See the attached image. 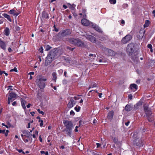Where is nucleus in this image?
Returning a JSON list of instances; mask_svg holds the SVG:
<instances>
[{"instance_id":"obj_1","label":"nucleus","mask_w":155,"mask_h":155,"mask_svg":"<svg viewBox=\"0 0 155 155\" xmlns=\"http://www.w3.org/2000/svg\"><path fill=\"white\" fill-rule=\"evenodd\" d=\"M46 81V78L44 76L41 75H38L37 76L35 83L38 87L39 92L40 93L43 91L45 86V82Z\"/></svg>"},{"instance_id":"obj_2","label":"nucleus","mask_w":155,"mask_h":155,"mask_svg":"<svg viewBox=\"0 0 155 155\" xmlns=\"http://www.w3.org/2000/svg\"><path fill=\"white\" fill-rule=\"evenodd\" d=\"M58 51L57 49H54L50 52L45 61V64L46 66L49 65L54 60L55 57L57 56Z\"/></svg>"},{"instance_id":"obj_3","label":"nucleus","mask_w":155,"mask_h":155,"mask_svg":"<svg viewBox=\"0 0 155 155\" xmlns=\"http://www.w3.org/2000/svg\"><path fill=\"white\" fill-rule=\"evenodd\" d=\"M68 41L70 43L78 47H84L85 46L84 42L79 38H69L68 39Z\"/></svg>"},{"instance_id":"obj_4","label":"nucleus","mask_w":155,"mask_h":155,"mask_svg":"<svg viewBox=\"0 0 155 155\" xmlns=\"http://www.w3.org/2000/svg\"><path fill=\"white\" fill-rule=\"evenodd\" d=\"M63 123L66 127V131L68 132V134L70 136L71 134V130L73 128V123L71 121L68 120H65Z\"/></svg>"},{"instance_id":"obj_5","label":"nucleus","mask_w":155,"mask_h":155,"mask_svg":"<svg viewBox=\"0 0 155 155\" xmlns=\"http://www.w3.org/2000/svg\"><path fill=\"white\" fill-rule=\"evenodd\" d=\"M135 45L132 43L129 44L127 47V51L129 55L132 57L134 54V49Z\"/></svg>"},{"instance_id":"obj_6","label":"nucleus","mask_w":155,"mask_h":155,"mask_svg":"<svg viewBox=\"0 0 155 155\" xmlns=\"http://www.w3.org/2000/svg\"><path fill=\"white\" fill-rule=\"evenodd\" d=\"M84 36L88 40L92 43H94L96 42V38L93 36L86 34L84 35Z\"/></svg>"},{"instance_id":"obj_7","label":"nucleus","mask_w":155,"mask_h":155,"mask_svg":"<svg viewBox=\"0 0 155 155\" xmlns=\"http://www.w3.org/2000/svg\"><path fill=\"white\" fill-rule=\"evenodd\" d=\"M71 34V30L69 29H66L58 33V35H61V36L63 37L67 35H69Z\"/></svg>"},{"instance_id":"obj_8","label":"nucleus","mask_w":155,"mask_h":155,"mask_svg":"<svg viewBox=\"0 0 155 155\" xmlns=\"http://www.w3.org/2000/svg\"><path fill=\"white\" fill-rule=\"evenodd\" d=\"M132 38L131 36L130 35H127L124 37L121 40L122 43L125 44L130 41Z\"/></svg>"},{"instance_id":"obj_9","label":"nucleus","mask_w":155,"mask_h":155,"mask_svg":"<svg viewBox=\"0 0 155 155\" xmlns=\"http://www.w3.org/2000/svg\"><path fill=\"white\" fill-rule=\"evenodd\" d=\"M17 94L14 93H11L9 94V97L8 98V104H10V102L13 101L12 99L13 98H15L16 97Z\"/></svg>"},{"instance_id":"obj_10","label":"nucleus","mask_w":155,"mask_h":155,"mask_svg":"<svg viewBox=\"0 0 155 155\" xmlns=\"http://www.w3.org/2000/svg\"><path fill=\"white\" fill-rule=\"evenodd\" d=\"M144 110L147 117H148V121H151L152 120L149 117V116H150L151 114V112L148 110V109L147 107H144Z\"/></svg>"},{"instance_id":"obj_11","label":"nucleus","mask_w":155,"mask_h":155,"mask_svg":"<svg viewBox=\"0 0 155 155\" xmlns=\"http://www.w3.org/2000/svg\"><path fill=\"white\" fill-rule=\"evenodd\" d=\"M90 26L94 28L97 31L99 32H102V31L101 28L95 24L91 22Z\"/></svg>"},{"instance_id":"obj_12","label":"nucleus","mask_w":155,"mask_h":155,"mask_svg":"<svg viewBox=\"0 0 155 155\" xmlns=\"http://www.w3.org/2000/svg\"><path fill=\"white\" fill-rule=\"evenodd\" d=\"M133 143L134 145H137L140 147H142L143 145L142 141L141 140H139L138 139H136L134 140Z\"/></svg>"},{"instance_id":"obj_13","label":"nucleus","mask_w":155,"mask_h":155,"mask_svg":"<svg viewBox=\"0 0 155 155\" xmlns=\"http://www.w3.org/2000/svg\"><path fill=\"white\" fill-rule=\"evenodd\" d=\"M87 19L84 18L82 19L81 21V23L83 25L85 26H88L89 25H90L91 23Z\"/></svg>"},{"instance_id":"obj_14","label":"nucleus","mask_w":155,"mask_h":155,"mask_svg":"<svg viewBox=\"0 0 155 155\" xmlns=\"http://www.w3.org/2000/svg\"><path fill=\"white\" fill-rule=\"evenodd\" d=\"M129 88L132 91L135 92L137 90L138 87L136 84H132L130 85Z\"/></svg>"},{"instance_id":"obj_15","label":"nucleus","mask_w":155,"mask_h":155,"mask_svg":"<svg viewBox=\"0 0 155 155\" xmlns=\"http://www.w3.org/2000/svg\"><path fill=\"white\" fill-rule=\"evenodd\" d=\"M9 13L16 17L20 13V12L19 11L17 12L15 10L13 9L10 10L9 12Z\"/></svg>"},{"instance_id":"obj_16","label":"nucleus","mask_w":155,"mask_h":155,"mask_svg":"<svg viewBox=\"0 0 155 155\" xmlns=\"http://www.w3.org/2000/svg\"><path fill=\"white\" fill-rule=\"evenodd\" d=\"M75 101L73 100H71L68 104V107L69 108H71L73 107L75 104Z\"/></svg>"},{"instance_id":"obj_17","label":"nucleus","mask_w":155,"mask_h":155,"mask_svg":"<svg viewBox=\"0 0 155 155\" xmlns=\"http://www.w3.org/2000/svg\"><path fill=\"white\" fill-rule=\"evenodd\" d=\"M114 115V112L113 110L110 111L108 114L107 117L108 119L111 120L113 117Z\"/></svg>"},{"instance_id":"obj_18","label":"nucleus","mask_w":155,"mask_h":155,"mask_svg":"<svg viewBox=\"0 0 155 155\" xmlns=\"http://www.w3.org/2000/svg\"><path fill=\"white\" fill-rule=\"evenodd\" d=\"M106 51L107 53V55L110 56H112L114 55V52L111 50L107 49Z\"/></svg>"},{"instance_id":"obj_19","label":"nucleus","mask_w":155,"mask_h":155,"mask_svg":"<svg viewBox=\"0 0 155 155\" xmlns=\"http://www.w3.org/2000/svg\"><path fill=\"white\" fill-rule=\"evenodd\" d=\"M0 47L4 50L6 49V45L5 43L1 40H0Z\"/></svg>"},{"instance_id":"obj_20","label":"nucleus","mask_w":155,"mask_h":155,"mask_svg":"<svg viewBox=\"0 0 155 155\" xmlns=\"http://www.w3.org/2000/svg\"><path fill=\"white\" fill-rule=\"evenodd\" d=\"M4 34L6 36H8L9 35L10 31L9 28L7 27L4 30Z\"/></svg>"},{"instance_id":"obj_21","label":"nucleus","mask_w":155,"mask_h":155,"mask_svg":"<svg viewBox=\"0 0 155 155\" xmlns=\"http://www.w3.org/2000/svg\"><path fill=\"white\" fill-rule=\"evenodd\" d=\"M27 103V102L23 100H21V106L23 107V108L24 109H26V106L25 104Z\"/></svg>"},{"instance_id":"obj_22","label":"nucleus","mask_w":155,"mask_h":155,"mask_svg":"<svg viewBox=\"0 0 155 155\" xmlns=\"http://www.w3.org/2000/svg\"><path fill=\"white\" fill-rule=\"evenodd\" d=\"M2 15L4 16V17L7 18L9 21L10 22L12 21V20L9 15L5 13L3 14H2Z\"/></svg>"},{"instance_id":"obj_23","label":"nucleus","mask_w":155,"mask_h":155,"mask_svg":"<svg viewBox=\"0 0 155 155\" xmlns=\"http://www.w3.org/2000/svg\"><path fill=\"white\" fill-rule=\"evenodd\" d=\"M42 17L45 18H48L49 16L48 14L45 12H43L42 13Z\"/></svg>"},{"instance_id":"obj_24","label":"nucleus","mask_w":155,"mask_h":155,"mask_svg":"<svg viewBox=\"0 0 155 155\" xmlns=\"http://www.w3.org/2000/svg\"><path fill=\"white\" fill-rule=\"evenodd\" d=\"M131 109V107L130 105H127L125 107V110L127 111H129Z\"/></svg>"},{"instance_id":"obj_25","label":"nucleus","mask_w":155,"mask_h":155,"mask_svg":"<svg viewBox=\"0 0 155 155\" xmlns=\"http://www.w3.org/2000/svg\"><path fill=\"white\" fill-rule=\"evenodd\" d=\"M150 24V22L148 20H146L145 24L144 25V27L146 28Z\"/></svg>"},{"instance_id":"obj_26","label":"nucleus","mask_w":155,"mask_h":155,"mask_svg":"<svg viewBox=\"0 0 155 155\" xmlns=\"http://www.w3.org/2000/svg\"><path fill=\"white\" fill-rule=\"evenodd\" d=\"M52 76L53 77V80L54 81V82H56V79L57 78L56 76V73L55 72H54L52 73Z\"/></svg>"},{"instance_id":"obj_27","label":"nucleus","mask_w":155,"mask_h":155,"mask_svg":"<svg viewBox=\"0 0 155 155\" xmlns=\"http://www.w3.org/2000/svg\"><path fill=\"white\" fill-rule=\"evenodd\" d=\"M89 56L90 57H91V58H91L92 57V58L94 59V58H95L96 57V55L95 54H89Z\"/></svg>"},{"instance_id":"obj_28","label":"nucleus","mask_w":155,"mask_h":155,"mask_svg":"<svg viewBox=\"0 0 155 155\" xmlns=\"http://www.w3.org/2000/svg\"><path fill=\"white\" fill-rule=\"evenodd\" d=\"M109 1L112 4H115L116 3V0H109Z\"/></svg>"},{"instance_id":"obj_29","label":"nucleus","mask_w":155,"mask_h":155,"mask_svg":"<svg viewBox=\"0 0 155 155\" xmlns=\"http://www.w3.org/2000/svg\"><path fill=\"white\" fill-rule=\"evenodd\" d=\"M40 153L42 154H45V155H49V153L48 151L45 152V151H40Z\"/></svg>"},{"instance_id":"obj_30","label":"nucleus","mask_w":155,"mask_h":155,"mask_svg":"<svg viewBox=\"0 0 155 155\" xmlns=\"http://www.w3.org/2000/svg\"><path fill=\"white\" fill-rule=\"evenodd\" d=\"M80 108H81V107H79V106H77L76 107H75L74 109L77 112H78L79 111V110L80 109Z\"/></svg>"},{"instance_id":"obj_31","label":"nucleus","mask_w":155,"mask_h":155,"mask_svg":"<svg viewBox=\"0 0 155 155\" xmlns=\"http://www.w3.org/2000/svg\"><path fill=\"white\" fill-rule=\"evenodd\" d=\"M16 150L19 153H22L23 154L25 153L22 149H18L17 148H16Z\"/></svg>"},{"instance_id":"obj_32","label":"nucleus","mask_w":155,"mask_h":155,"mask_svg":"<svg viewBox=\"0 0 155 155\" xmlns=\"http://www.w3.org/2000/svg\"><path fill=\"white\" fill-rule=\"evenodd\" d=\"M37 111L39 113L41 114L42 115H44L45 114L44 112L42 111H41L40 109H38L37 110Z\"/></svg>"},{"instance_id":"obj_33","label":"nucleus","mask_w":155,"mask_h":155,"mask_svg":"<svg viewBox=\"0 0 155 155\" xmlns=\"http://www.w3.org/2000/svg\"><path fill=\"white\" fill-rule=\"evenodd\" d=\"M10 71L12 72V71H15L16 72H17V70L16 68L15 67L13 69H12L10 70Z\"/></svg>"},{"instance_id":"obj_34","label":"nucleus","mask_w":155,"mask_h":155,"mask_svg":"<svg viewBox=\"0 0 155 155\" xmlns=\"http://www.w3.org/2000/svg\"><path fill=\"white\" fill-rule=\"evenodd\" d=\"M68 5L69 6V7L71 8V9L73 10L74 8V7H73V5H71L70 4H68Z\"/></svg>"},{"instance_id":"obj_35","label":"nucleus","mask_w":155,"mask_h":155,"mask_svg":"<svg viewBox=\"0 0 155 155\" xmlns=\"http://www.w3.org/2000/svg\"><path fill=\"white\" fill-rule=\"evenodd\" d=\"M43 49L42 47H41L39 49V51L41 53H43Z\"/></svg>"},{"instance_id":"obj_36","label":"nucleus","mask_w":155,"mask_h":155,"mask_svg":"<svg viewBox=\"0 0 155 155\" xmlns=\"http://www.w3.org/2000/svg\"><path fill=\"white\" fill-rule=\"evenodd\" d=\"M113 141L114 143H117L118 142V139L117 138L114 137L113 139Z\"/></svg>"},{"instance_id":"obj_37","label":"nucleus","mask_w":155,"mask_h":155,"mask_svg":"<svg viewBox=\"0 0 155 155\" xmlns=\"http://www.w3.org/2000/svg\"><path fill=\"white\" fill-rule=\"evenodd\" d=\"M51 48V47L50 46L48 45L46 46V50L47 51H48Z\"/></svg>"},{"instance_id":"obj_38","label":"nucleus","mask_w":155,"mask_h":155,"mask_svg":"<svg viewBox=\"0 0 155 155\" xmlns=\"http://www.w3.org/2000/svg\"><path fill=\"white\" fill-rule=\"evenodd\" d=\"M137 105H138L139 107L141 106L142 104V103L141 101H139L137 104Z\"/></svg>"},{"instance_id":"obj_39","label":"nucleus","mask_w":155,"mask_h":155,"mask_svg":"<svg viewBox=\"0 0 155 155\" xmlns=\"http://www.w3.org/2000/svg\"><path fill=\"white\" fill-rule=\"evenodd\" d=\"M80 126V125H79L78 126H76L75 127V128L74 130V131L75 132H78V128Z\"/></svg>"},{"instance_id":"obj_40","label":"nucleus","mask_w":155,"mask_h":155,"mask_svg":"<svg viewBox=\"0 0 155 155\" xmlns=\"http://www.w3.org/2000/svg\"><path fill=\"white\" fill-rule=\"evenodd\" d=\"M144 32H143L142 34H141V35L139 37H138V38H139V39H141L143 38L144 35Z\"/></svg>"},{"instance_id":"obj_41","label":"nucleus","mask_w":155,"mask_h":155,"mask_svg":"<svg viewBox=\"0 0 155 155\" xmlns=\"http://www.w3.org/2000/svg\"><path fill=\"white\" fill-rule=\"evenodd\" d=\"M9 132V131L8 130H7L6 131V132L4 133L5 134V136H8V132Z\"/></svg>"},{"instance_id":"obj_42","label":"nucleus","mask_w":155,"mask_h":155,"mask_svg":"<svg viewBox=\"0 0 155 155\" xmlns=\"http://www.w3.org/2000/svg\"><path fill=\"white\" fill-rule=\"evenodd\" d=\"M147 47L150 49L152 48V45L151 44H148L147 46Z\"/></svg>"},{"instance_id":"obj_43","label":"nucleus","mask_w":155,"mask_h":155,"mask_svg":"<svg viewBox=\"0 0 155 155\" xmlns=\"http://www.w3.org/2000/svg\"><path fill=\"white\" fill-rule=\"evenodd\" d=\"M132 95H131V94H130L128 96V98L129 99L131 100L132 98Z\"/></svg>"},{"instance_id":"obj_44","label":"nucleus","mask_w":155,"mask_h":155,"mask_svg":"<svg viewBox=\"0 0 155 155\" xmlns=\"http://www.w3.org/2000/svg\"><path fill=\"white\" fill-rule=\"evenodd\" d=\"M70 114L74 116V113L73 110H71L70 112Z\"/></svg>"},{"instance_id":"obj_45","label":"nucleus","mask_w":155,"mask_h":155,"mask_svg":"<svg viewBox=\"0 0 155 155\" xmlns=\"http://www.w3.org/2000/svg\"><path fill=\"white\" fill-rule=\"evenodd\" d=\"M74 98L76 100H78L80 99V97L79 96H78L76 97H74Z\"/></svg>"},{"instance_id":"obj_46","label":"nucleus","mask_w":155,"mask_h":155,"mask_svg":"<svg viewBox=\"0 0 155 155\" xmlns=\"http://www.w3.org/2000/svg\"><path fill=\"white\" fill-rule=\"evenodd\" d=\"M97 85L95 83H93L92 85V87H97Z\"/></svg>"},{"instance_id":"obj_47","label":"nucleus","mask_w":155,"mask_h":155,"mask_svg":"<svg viewBox=\"0 0 155 155\" xmlns=\"http://www.w3.org/2000/svg\"><path fill=\"white\" fill-rule=\"evenodd\" d=\"M5 130H1L0 129V134H4L5 133Z\"/></svg>"},{"instance_id":"obj_48","label":"nucleus","mask_w":155,"mask_h":155,"mask_svg":"<svg viewBox=\"0 0 155 155\" xmlns=\"http://www.w3.org/2000/svg\"><path fill=\"white\" fill-rule=\"evenodd\" d=\"M41 123L40 124V127H42L43 125V121L41 120L40 121Z\"/></svg>"},{"instance_id":"obj_49","label":"nucleus","mask_w":155,"mask_h":155,"mask_svg":"<svg viewBox=\"0 0 155 155\" xmlns=\"http://www.w3.org/2000/svg\"><path fill=\"white\" fill-rule=\"evenodd\" d=\"M139 107L138 105H137L136 104L134 106V108L135 109H137Z\"/></svg>"},{"instance_id":"obj_50","label":"nucleus","mask_w":155,"mask_h":155,"mask_svg":"<svg viewBox=\"0 0 155 155\" xmlns=\"http://www.w3.org/2000/svg\"><path fill=\"white\" fill-rule=\"evenodd\" d=\"M96 145H97V148L100 147L101 145V144L100 143H96Z\"/></svg>"},{"instance_id":"obj_51","label":"nucleus","mask_w":155,"mask_h":155,"mask_svg":"<svg viewBox=\"0 0 155 155\" xmlns=\"http://www.w3.org/2000/svg\"><path fill=\"white\" fill-rule=\"evenodd\" d=\"M67 48L68 49H69V50H70L71 51H73L74 49V48H71V47H67Z\"/></svg>"},{"instance_id":"obj_52","label":"nucleus","mask_w":155,"mask_h":155,"mask_svg":"<svg viewBox=\"0 0 155 155\" xmlns=\"http://www.w3.org/2000/svg\"><path fill=\"white\" fill-rule=\"evenodd\" d=\"M97 120L95 119H94L93 121V124H96L97 123Z\"/></svg>"},{"instance_id":"obj_53","label":"nucleus","mask_w":155,"mask_h":155,"mask_svg":"<svg viewBox=\"0 0 155 155\" xmlns=\"http://www.w3.org/2000/svg\"><path fill=\"white\" fill-rule=\"evenodd\" d=\"M67 83V81L66 80H64L63 81V84H66Z\"/></svg>"},{"instance_id":"obj_54","label":"nucleus","mask_w":155,"mask_h":155,"mask_svg":"<svg viewBox=\"0 0 155 155\" xmlns=\"http://www.w3.org/2000/svg\"><path fill=\"white\" fill-rule=\"evenodd\" d=\"M129 123H130V122L128 121L127 122H126L125 123V124L126 126H128V125L129 124Z\"/></svg>"},{"instance_id":"obj_55","label":"nucleus","mask_w":155,"mask_h":155,"mask_svg":"<svg viewBox=\"0 0 155 155\" xmlns=\"http://www.w3.org/2000/svg\"><path fill=\"white\" fill-rule=\"evenodd\" d=\"M121 24L124 25L125 23V21L124 20H122L121 21Z\"/></svg>"},{"instance_id":"obj_56","label":"nucleus","mask_w":155,"mask_h":155,"mask_svg":"<svg viewBox=\"0 0 155 155\" xmlns=\"http://www.w3.org/2000/svg\"><path fill=\"white\" fill-rule=\"evenodd\" d=\"M16 102L15 101H14L12 104V105L13 106H15L16 105Z\"/></svg>"},{"instance_id":"obj_57","label":"nucleus","mask_w":155,"mask_h":155,"mask_svg":"<svg viewBox=\"0 0 155 155\" xmlns=\"http://www.w3.org/2000/svg\"><path fill=\"white\" fill-rule=\"evenodd\" d=\"M34 72H30L28 73V74H30L31 75H34Z\"/></svg>"},{"instance_id":"obj_58","label":"nucleus","mask_w":155,"mask_h":155,"mask_svg":"<svg viewBox=\"0 0 155 155\" xmlns=\"http://www.w3.org/2000/svg\"><path fill=\"white\" fill-rule=\"evenodd\" d=\"M8 51L10 52H11L12 51V50L10 48H9L8 49Z\"/></svg>"},{"instance_id":"obj_59","label":"nucleus","mask_w":155,"mask_h":155,"mask_svg":"<svg viewBox=\"0 0 155 155\" xmlns=\"http://www.w3.org/2000/svg\"><path fill=\"white\" fill-rule=\"evenodd\" d=\"M39 140L41 142H42V140L41 138V136H39Z\"/></svg>"},{"instance_id":"obj_60","label":"nucleus","mask_w":155,"mask_h":155,"mask_svg":"<svg viewBox=\"0 0 155 155\" xmlns=\"http://www.w3.org/2000/svg\"><path fill=\"white\" fill-rule=\"evenodd\" d=\"M31 104H28V105H27V107L28 108H29L30 107Z\"/></svg>"},{"instance_id":"obj_61","label":"nucleus","mask_w":155,"mask_h":155,"mask_svg":"<svg viewBox=\"0 0 155 155\" xmlns=\"http://www.w3.org/2000/svg\"><path fill=\"white\" fill-rule=\"evenodd\" d=\"M30 123H29L28 124V127H27V128H30Z\"/></svg>"},{"instance_id":"obj_62","label":"nucleus","mask_w":155,"mask_h":155,"mask_svg":"<svg viewBox=\"0 0 155 155\" xmlns=\"http://www.w3.org/2000/svg\"><path fill=\"white\" fill-rule=\"evenodd\" d=\"M63 7L64 9L67 8V6L65 5H63Z\"/></svg>"},{"instance_id":"obj_63","label":"nucleus","mask_w":155,"mask_h":155,"mask_svg":"<svg viewBox=\"0 0 155 155\" xmlns=\"http://www.w3.org/2000/svg\"><path fill=\"white\" fill-rule=\"evenodd\" d=\"M54 30L57 32H58V29H57L55 27H54Z\"/></svg>"},{"instance_id":"obj_64","label":"nucleus","mask_w":155,"mask_h":155,"mask_svg":"<svg viewBox=\"0 0 155 155\" xmlns=\"http://www.w3.org/2000/svg\"><path fill=\"white\" fill-rule=\"evenodd\" d=\"M154 16L155 17V10H153V12Z\"/></svg>"}]
</instances>
